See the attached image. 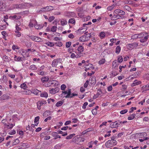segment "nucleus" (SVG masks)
Segmentation results:
<instances>
[{
	"label": "nucleus",
	"instance_id": "c85d7f7f",
	"mask_svg": "<svg viewBox=\"0 0 149 149\" xmlns=\"http://www.w3.org/2000/svg\"><path fill=\"white\" fill-rule=\"evenodd\" d=\"M48 94L45 92L42 93L40 95V96L42 97H48Z\"/></svg>",
	"mask_w": 149,
	"mask_h": 149
},
{
	"label": "nucleus",
	"instance_id": "6ab92c4d",
	"mask_svg": "<svg viewBox=\"0 0 149 149\" xmlns=\"http://www.w3.org/2000/svg\"><path fill=\"white\" fill-rule=\"evenodd\" d=\"M136 116V114L133 113L131 115V116L128 117V119L129 120H133L134 118Z\"/></svg>",
	"mask_w": 149,
	"mask_h": 149
},
{
	"label": "nucleus",
	"instance_id": "c756f323",
	"mask_svg": "<svg viewBox=\"0 0 149 149\" xmlns=\"http://www.w3.org/2000/svg\"><path fill=\"white\" fill-rule=\"evenodd\" d=\"M17 7L18 8H22L25 7V5L23 3H21L18 5Z\"/></svg>",
	"mask_w": 149,
	"mask_h": 149
},
{
	"label": "nucleus",
	"instance_id": "338daca9",
	"mask_svg": "<svg viewBox=\"0 0 149 149\" xmlns=\"http://www.w3.org/2000/svg\"><path fill=\"white\" fill-rule=\"evenodd\" d=\"M88 82L89 81L88 80H87L86 81V82L84 83V88H86L87 87Z\"/></svg>",
	"mask_w": 149,
	"mask_h": 149
},
{
	"label": "nucleus",
	"instance_id": "e433bc0d",
	"mask_svg": "<svg viewBox=\"0 0 149 149\" xmlns=\"http://www.w3.org/2000/svg\"><path fill=\"white\" fill-rule=\"evenodd\" d=\"M57 28V27L55 26H52L51 29V31L53 32H55Z\"/></svg>",
	"mask_w": 149,
	"mask_h": 149
},
{
	"label": "nucleus",
	"instance_id": "f704fd0d",
	"mask_svg": "<svg viewBox=\"0 0 149 149\" xmlns=\"http://www.w3.org/2000/svg\"><path fill=\"white\" fill-rule=\"evenodd\" d=\"M29 69L31 70H34L37 69V68L34 65H32L30 66Z\"/></svg>",
	"mask_w": 149,
	"mask_h": 149
},
{
	"label": "nucleus",
	"instance_id": "7c9ffc66",
	"mask_svg": "<svg viewBox=\"0 0 149 149\" xmlns=\"http://www.w3.org/2000/svg\"><path fill=\"white\" fill-rule=\"evenodd\" d=\"M63 104L62 101H59L56 104V106L57 107H59L61 106Z\"/></svg>",
	"mask_w": 149,
	"mask_h": 149
},
{
	"label": "nucleus",
	"instance_id": "69168bd1",
	"mask_svg": "<svg viewBox=\"0 0 149 149\" xmlns=\"http://www.w3.org/2000/svg\"><path fill=\"white\" fill-rule=\"evenodd\" d=\"M126 65H125L124 66H119V69H120V70H119V71L120 72H121V71H122V68H126Z\"/></svg>",
	"mask_w": 149,
	"mask_h": 149
},
{
	"label": "nucleus",
	"instance_id": "79ce46f5",
	"mask_svg": "<svg viewBox=\"0 0 149 149\" xmlns=\"http://www.w3.org/2000/svg\"><path fill=\"white\" fill-rule=\"evenodd\" d=\"M128 110L127 109H125L121 111L120 113L121 114H123L127 112Z\"/></svg>",
	"mask_w": 149,
	"mask_h": 149
},
{
	"label": "nucleus",
	"instance_id": "a18cd8bd",
	"mask_svg": "<svg viewBox=\"0 0 149 149\" xmlns=\"http://www.w3.org/2000/svg\"><path fill=\"white\" fill-rule=\"evenodd\" d=\"M136 107H132L130 109V111H129V113H132L133 111L136 109Z\"/></svg>",
	"mask_w": 149,
	"mask_h": 149
},
{
	"label": "nucleus",
	"instance_id": "2eb2a0df",
	"mask_svg": "<svg viewBox=\"0 0 149 149\" xmlns=\"http://www.w3.org/2000/svg\"><path fill=\"white\" fill-rule=\"evenodd\" d=\"M111 140H108L105 143V145L107 148H109L110 146H111Z\"/></svg>",
	"mask_w": 149,
	"mask_h": 149
},
{
	"label": "nucleus",
	"instance_id": "e2e57ef3",
	"mask_svg": "<svg viewBox=\"0 0 149 149\" xmlns=\"http://www.w3.org/2000/svg\"><path fill=\"white\" fill-rule=\"evenodd\" d=\"M45 9L44 8V7L42 8L41 9L39 10H38L37 12L38 13H41L42 12H45Z\"/></svg>",
	"mask_w": 149,
	"mask_h": 149
},
{
	"label": "nucleus",
	"instance_id": "4c0bfd02",
	"mask_svg": "<svg viewBox=\"0 0 149 149\" xmlns=\"http://www.w3.org/2000/svg\"><path fill=\"white\" fill-rule=\"evenodd\" d=\"M102 93V91L100 89H98L97 92L96 94L98 96V97L99 96L101 95Z\"/></svg>",
	"mask_w": 149,
	"mask_h": 149
},
{
	"label": "nucleus",
	"instance_id": "49530a36",
	"mask_svg": "<svg viewBox=\"0 0 149 149\" xmlns=\"http://www.w3.org/2000/svg\"><path fill=\"white\" fill-rule=\"evenodd\" d=\"M71 44V42H66L65 45L66 47L67 48H68L70 46Z\"/></svg>",
	"mask_w": 149,
	"mask_h": 149
},
{
	"label": "nucleus",
	"instance_id": "09e8293b",
	"mask_svg": "<svg viewBox=\"0 0 149 149\" xmlns=\"http://www.w3.org/2000/svg\"><path fill=\"white\" fill-rule=\"evenodd\" d=\"M37 107L39 110H40L41 109V106L42 104L40 102H38L37 103Z\"/></svg>",
	"mask_w": 149,
	"mask_h": 149
},
{
	"label": "nucleus",
	"instance_id": "6e6552de",
	"mask_svg": "<svg viewBox=\"0 0 149 149\" xmlns=\"http://www.w3.org/2000/svg\"><path fill=\"white\" fill-rule=\"evenodd\" d=\"M45 12L53 10V7L52 6H48L44 7Z\"/></svg>",
	"mask_w": 149,
	"mask_h": 149
},
{
	"label": "nucleus",
	"instance_id": "58836bf2",
	"mask_svg": "<svg viewBox=\"0 0 149 149\" xmlns=\"http://www.w3.org/2000/svg\"><path fill=\"white\" fill-rule=\"evenodd\" d=\"M105 59H102L99 61V64L100 65L103 64L105 63Z\"/></svg>",
	"mask_w": 149,
	"mask_h": 149
},
{
	"label": "nucleus",
	"instance_id": "393cba45",
	"mask_svg": "<svg viewBox=\"0 0 149 149\" xmlns=\"http://www.w3.org/2000/svg\"><path fill=\"white\" fill-rule=\"evenodd\" d=\"M99 36L101 39H103L105 36V33L104 32H102L100 33Z\"/></svg>",
	"mask_w": 149,
	"mask_h": 149
},
{
	"label": "nucleus",
	"instance_id": "5fc2aeb1",
	"mask_svg": "<svg viewBox=\"0 0 149 149\" xmlns=\"http://www.w3.org/2000/svg\"><path fill=\"white\" fill-rule=\"evenodd\" d=\"M6 125L7 126V127H7L8 129H10L12 128L13 127L14 125H13V124H11L10 125Z\"/></svg>",
	"mask_w": 149,
	"mask_h": 149
},
{
	"label": "nucleus",
	"instance_id": "a878e982",
	"mask_svg": "<svg viewBox=\"0 0 149 149\" xmlns=\"http://www.w3.org/2000/svg\"><path fill=\"white\" fill-rule=\"evenodd\" d=\"M35 28L37 29H40L42 28L43 26L42 25L39 24L35 26Z\"/></svg>",
	"mask_w": 149,
	"mask_h": 149
},
{
	"label": "nucleus",
	"instance_id": "473e14b6",
	"mask_svg": "<svg viewBox=\"0 0 149 149\" xmlns=\"http://www.w3.org/2000/svg\"><path fill=\"white\" fill-rule=\"evenodd\" d=\"M19 140L18 139H17L15 140L14 142L13 143V145L14 146L16 145L19 143Z\"/></svg>",
	"mask_w": 149,
	"mask_h": 149
},
{
	"label": "nucleus",
	"instance_id": "774afa93",
	"mask_svg": "<svg viewBox=\"0 0 149 149\" xmlns=\"http://www.w3.org/2000/svg\"><path fill=\"white\" fill-rule=\"evenodd\" d=\"M88 103L87 102H86L84 103L83 106L82 108L84 109H85L86 108V106L88 105Z\"/></svg>",
	"mask_w": 149,
	"mask_h": 149
},
{
	"label": "nucleus",
	"instance_id": "37998d69",
	"mask_svg": "<svg viewBox=\"0 0 149 149\" xmlns=\"http://www.w3.org/2000/svg\"><path fill=\"white\" fill-rule=\"evenodd\" d=\"M138 34H136L132 35V38L133 39H136L138 38Z\"/></svg>",
	"mask_w": 149,
	"mask_h": 149
},
{
	"label": "nucleus",
	"instance_id": "a19ab883",
	"mask_svg": "<svg viewBox=\"0 0 149 149\" xmlns=\"http://www.w3.org/2000/svg\"><path fill=\"white\" fill-rule=\"evenodd\" d=\"M61 146L59 144H57L55 145L54 147V149H60L61 148Z\"/></svg>",
	"mask_w": 149,
	"mask_h": 149
},
{
	"label": "nucleus",
	"instance_id": "4d7b16f0",
	"mask_svg": "<svg viewBox=\"0 0 149 149\" xmlns=\"http://www.w3.org/2000/svg\"><path fill=\"white\" fill-rule=\"evenodd\" d=\"M55 18V17L53 16H51L50 17H49V18L48 19V21L49 22H51L52 21H53Z\"/></svg>",
	"mask_w": 149,
	"mask_h": 149
},
{
	"label": "nucleus",
	"instance_id": "f03ea898",
	"mask_svg": "<svg viewBox=\"0 0 149 149\" xmlns=\"http://www.w3.org/2000/svg\"><path fill=\"white\" fill-rule=\"evenodd\" d=\"M138 46V43L137 42H134L132 44H129L127 45V46L129 48L132 49H134V48L137 47Z\"/></svg>",
	"mask_w": 149,
	"mask_h": 149
},
{
	"label": "nucleus",
	"instance_id": "b1692460",
	"mask_svg": "<svg viewBox=\"0 0 149 149\" xmlns=\"http://www.w3.org/2000/svg\"><path fill=\"white\" fill-rule=\"evenodd\" d=\"M116 123L114 125V128H117L118 125L122 123V121H118L117 122H116Z\"/></svg>",
	"mask_w": 149,
	"mask_h": 149
},
{
	"label": "nucleus",
	"instance_id": "4be33fe9",
	"mask_svg": "<svg viewBox=\"0 0 149 149\" xmlns=\"http://www.w3.org/2000/svg\"><path fill=\"white\" fill-rule=\"evenodd\" d=\"M86 37H85L84 36H83L80 37L79 40V41L81 42H85L86 40Z\"/></svg>",
	"mask_w": 149,
	"mask_h": 149
},
{
	"label": "nucleus",
	"instance_id": "bb28decb",
	"mask_svg": "<svg viewBox=\"0 0 149 149\" xmlns=\"http://www.w3.org/2000/svg\"><path fill=\"white\" fill-rule=\"evenodd\" d=\"M75 134H70L69 136H67L66 137V139H72L74 135Z\"/></svg>",
	"mask_w": 149,
	"mask_h": 149
},
{
	"label": "nucleus",
	"instance_id": "412c9836",
	"mask_svg": "<svg viewBox=\"0 0 149 149\" xmlns=\"http://www.w3.org/2000/svg\"><path fill=\"white\" fill-rule=\"evenodd\" d=\"M142 89L145 91L149 90V84H147L146 85L143 86L142 87Z\"/></svg>",
	"mask_w": 149,
	"mask_h": 149
},
{
	"label": "nucleus",
	"instance_id": "423d86ee",
	"mask_svg": "<svg viewBox=\"0 0 149 149\" xmlns=\"http://www.w3.org/2000/svg\"><path fill=\"white\" fill-rule=\"evenodd\" d=\"M141 83V82L140 81H137V80H136L134 81L133 83L132 84L131 86L132 87L134 86H135L138 85Z\"/></svg>",
	"mask_w": 149,
	"mask_h": 149
},
{
	"label": "nucleus",
	"instance_id": "a211bd4d",
	"mask_svg": "<svg viewBox=\"0 0 149 149\" xmlns=\"http://www.w3.org/2000/svg\"><path fill=\"white\" fill-rule=\"evenodd\" d=\"M71 95V90L69 89L68 91H67V95L65 96L66 98H70V95Z\"/></svg>",
	"mask_w": 149,
	"mask_h": 149
},
{
	"label": "nucleus",
	"instance_id": "864d4df0",
	"mask_svg": "<svg viewBox=\"0 0 149 149\" xmlns=\"http://www.w3.org/2000/svg\"><path fill=\"white\" fill-rule=\"evenodd\" d=\"M61 25L63 26L67 24V22L65 20H63V21H61Z\"/></svg>",
	"mask_w": 149,
	"mask_h": 149
},
{
	"label": "nucleus",
	"instance_id": "39448f33",
	"mask_svg": "<svg viewBox=\"0 0 149 149\" xmlns=\"http://www.w3.org/2000/svg\"><path fill=\"white\" fill-rule=\"evenodd\" d=\"M59 90V88L58 87L56 88H53L49 90V92L51 93L54 94L58 92Z\"/></svg>",
	"mask_w": 149,
	"mask_h": 149
},
{
	"label": "nucleus",
	"instance_id": "ddd939ff",
	"mask_svg": "<svg viewBox=\"0 0 149 149\" xmlns=\"http://www.w3.org/2000/svg\"><path fill=\"white\" fill-rule=\"evenodd\" d=\"M9 97L8 95H4L1 97V100H5L8 99Z\"/></svg>",
	"mask_w": 149,
	"mask_h": 149
},
{
	"label": "nucleus",
	"instance_id": "de8ad7c7",
	"mask_svg": "<svg viewBox=\"0 0 149 149\" xmlns=\"http://www.w3.org/2000/svg\"><path fill=\"white\" fill-rule=\"evenodd\" d=\"M9 18L10 19H18L17 16L16 15H14L13 16H10L9 17Z\"/></svg>",
	"mask_w": 149,
	"mask_h": 149
},
{
	"label": "nucleus",
	"instance_id": "5701e85b",
	"mask_svg": "<svg viewBox=\"0 0 149 149\" xmlns=\"http://www.w3.org/2000/svg\"><path fill=\"white\" fill-rule=\"evenodd\" d=\"M52 135L54 137V139H56L58 138V135L57 134V133L56 132H53L52 133Z\"/></svg>",
	"mask_w": 149,
	"mask_h": 149
},
{
	"label": "nucleus",
	"instance_id": "680f3d73",
	"mask_svg": "<svg viewBox=\"0 0 149 149\" xmlns=\"http://www.w3.org/2000/svg\"><path fill=\"white\" fill-rule=\"evenodd\" d=\"M40 117L39 116H38L35 118L34 122L35 123H36L39 121V120Z\"/></svg>",
	"mask_w": 149,
	"mask_h": 149
},
{
	"label": "nucleus",
	"instance_id": "2f4dec72",
	"mask_svg": "<svg viewBox=\"0 0 149 149\" xmlns=\"http://www.w3.org/2000/svg\"><path fill=\"white\" fill-rule=\"evenodd\" d=\"M75 21L74 19L72 18L70 19L68 21V23H71L72 24H75Z\"/></svg>",
	"mask_w": 149,
	"mask_h": 149
},
{
	"label": "nucleus",
	"instance_id": "cd10ccee",
	"mask_svg": "<svg viewBox=\"0 0 149 149\" xmlns=\"http://www.w3.org/2000/svg\"><path fill=\"white\" fill-rule=\"evenodd\" d=\"M121 50V48L120 46H117L116 48V53L118 54Z\"/></svg>",
	"mask_w": 149,
	"mask_h": 149
},
{
	"label": "nucleus",
	"instance_id": "f3484780",
	"mask_svg": "<svg viewBox=\"0 0 149 149\" xmlns=\"http://www.w3.org/2000/svg\"><path fill=\"white\" fill-rule=\"evenodd\" d=\"M77 50L79 51V52L81 53L84 51L83 47L81 45L79 46Z\"/></svg>",
	"mask_w": 149,
	"mask_h": 149
},
{
	"label": "nucleus",
	"instance_id": "4468645a",
	"mask_svg": "<svg viewBox=\"0 0 149 149\" xmlns=\"http://www.w3.org/2000/svg\"><path fill=\"white\" fill-rule=\"evenodd\" d=\"M81 135H77L78 136V138H77V140L78 141V143H79V142L84 141V138H82L81 136Z\"/></svg>",
	"mask_w": 149,
	"mask_h": 149
},
{
	"label": "nucleus",
	"instance_id": "0eeeda50",
	"mask_svg": "<svg viewBox=\"0 0 149 149\" xmlns=\"http://www.w3.org/2000/svg\"><path fill=\"white\" fill-rule=\"evenodd\" d=\"M60 59H56L54 60L52 62V67H55L56 66L58 62V60H60Z\"/></svg>",
	"mask_w": 149,
	"mask_h": 149
},
{
	"label": "nucleus",
	"instance_id": "7ed1b4c3",
	"mask_svg": "<svg viewBox=\"0 0 149 149\" xmlns=\"http://www.w3.org/2000/svg\"><path fill=\"white\" fill-rule=\"evenodd\" d=\"M114 13L116 15L118 14L119 13H120L121 15H124L125 14V12L119 9L115 10Z\"/></svg>",
	"mask_w": 149,
	"mask_h": 149
},
{
	"label": "nucleus",
	"instance_id": "8fccbe9b",
	"mask_svg": "<svg viewBox=\"0 0 149 149\" xmlns=\"http://www.w3.org/2000/svg\"><path fill=\"white\" fill-rule=\"evenodd\" d=\"M124 8L126 10L130 11L131 10L130 8L128 6H125L124 7Z\"/></svg>",
	"mask_w": 149,
	"mask_h": 149
},
{
	"label": "nucleus",
	"instance_id": "ea45409f",
	"mask_svg": "<svg viewBox=\"0 0 149 149\" xmlns=\"http://www.w3.org/2000/svg\"><path fill=\"white\" fill-rule=\"evenodd\" d=\"M46 44L48 46L50 47H53L54 46V44L51 42H49L48 43H47Z\"/></svg>",
	"mask_w": 149,
	"mask_h": 149
},
{
	"label": "nucleus",
	"instance_id": "c03bdc74",
	"mask_svg": "<svg viewBox=\"0 0 149 149\" xmlns=\"http://www.w3.org/2000/svg\"><path fill=\"white\" fill-rule=\"evenodd\" d=\"M6 28V24L3 25H0V29L1 30L5 29Z\"/></svg>",
	"mask_w": 149,
	"mask_h": 149
},
{
	"label": "nucleus",
	"instance_id": "c9c22d12",
	"mask_svg": "<svg viewBox=\"0 0 149 149\" xmlns=\"http://www.w3.org/2000/svg\"><path fill=\"white\" fill-rule=\"evenodd\" d=\"M115 6L114 5H113L111 6H109L107 7V9L111 11L114 8Z\"/></svg>",
	"mask_w": 149,
	"mask_h": 149
},
{
	"label": "nucleus",
	"instance_id": "f257e3e1",
	"mask_svg": "<svg viewBox=\"0 0 149 149\" xmlns=\"http://www.w3.org/2000/svg\"><path fill=\"white\" fill-rule=\"evenodd\" d=\"M30 38L33 40L37 42H41L42 41V40L40 38L34 36H31Z\"/></svg>",
	"mask_w": 149,
	"mask_h": 149
},
{
	"label": "nucleus",
	"instance_id": "1a4fd4ad",
	"mask_svg": "<svg viewBox=\"0 0 149 149\" xmlns=\"http://www.w3.org/2000/svg\"><path fill=\"white\" fill-rule=\"evenodd\" d=\"M90 80H91V81L90 82L91 84H95L96 82V79L95 77L94 76L92 77L91 78V79H90Z\"/></svg>",
	"mask_w": 149,
	"mask_h": 149
},
{
	"label": "nucleus",
	"instance_id": "0e129e2a",
	"mask_svg": "<svg viewBox=\"0 0 149 149\" xmlns=\"http://www.w3.org/2000/svg\"><path fill=\"white\" fill-rule=\"evenodd\" d=\"M16 133V131L15 130H11L10 132H9V134L10 135H13L15 134Z\"/></svg>",
	"mask_w": 149,
	"mask_h": 149
},
{
	"label": "nucleus",
	"instance_id": "72a5a7b5",
	"mask_svg": "<svg viewBox=\"0 0 149 149\" xmlns=\"http://www.w3.org/2000/svg\"><path fill=\"white\" fill-rule=\"evenodd\" d=\"M15 60L16 61H20L22 60V58L20 57H17L16 56H15Z\"/></svg>",
	"mask_w": 149,
	"mask_h": 149
},
{
	"label": "nucleus",
	"instance_id": "20e7f679",
	"mask_svg": "<svg viewBox=\"0 0 149 149\" xmlns=\"http://www.w3.org/2000/svg\"><path fill=\"white\" fill-rule=\"evenodd\" d=\"M6 9L5 4L3 2L0 1V10L4 11Z\"/></svg>",
	"mask_w": 149,
	"mask_h": 149
},
{
	"label": "nucleus",
	"instance_id": "f8f14e48",
	"mask_svg": "<svg viewBox=\"0 0 149 149\" xmlns=\"http://www.w3.org/2000/svg\"><path fill=\"white\" fill-rule=\"evenodd\" d=\"M51 111H45L43 114V116L45 117H47L50 115Z\"/></svg>",
	"mask_w": 149,
	"mask_h": 149
},
{
	"label": "nucleus",
	"instance_id": "bf43d9fd",
	"mask_svg": "<svg viewBox=\"0 0 149 149\" xmlns=\"http://www.w3.org/2000/svg\"><path fill=\"white\" fill-rule=\"evenodd\" d=\"M66 87V85L64 84L62 85L61 87V89L62 90H64Z\"/></svg>",
	"mask_w": 149,
	"mask_h": 149
},
{
	"label": "nucleus",
	"instance_id": "aec40b11",
	"mask_svg": "<svg viewBox=\"0 0 149 149\" xmlns=\"http://www.w3.org/2000/svg\"><path fill=\"white\" fill-rule=\"evenodd\" d=\"M49 80V78L47 77H42L41 78V81L42 82H44L47 81Z\"/></svg>",
	"mask_w": 149,
	"mask_h": 149
},
{
	"label": "nucleus",
	"instance_id": "9d476101",
	"mask_svg": "<svg viewBox=\"0 0 149 149\" xmlns=\"http://www.w3.org/2000/svg\"><path fill=\"white\" fill-rule=\"evenodd\" d=\"M120 18H121V16L120 15H114L112 17H111V19L116 20Z\"/></svg>",
	"mask_w": 149,
	"mask_h": 149
},
{
	"label": "nucleus",
	"instance_id": "6e6d98bb",
	"mask_svg": "<svg viewBox=\"0 0 149 149\" xmlns=\"http://www.w3.org/2000/svg\"><path fill=\"white\" fill-rule=\"evenodd\" d=\"M138 34V36L139 38H140L144 37V33H142Z\"/></svg>",
	"mask_w": 149,
	"mask_h": 149
},
{
	"label": "nucleus",
	"instance_id": "9b49d317",
	"mask_svg": "<svg viewBox=\"0 0 149 149\" xmlns=\"http://www.w3.org/2000/svg\"><path fill=\"white\" fill-rule=\"evenodd\" d=\"M78 136H75L72 139V141L73 142L75 143H76L77 144H78V141L77 140L78 138Z\"/></svg>",
	"mask_w": 149,
	"mask_h": 149
},
{
	"label": "nucleus",
	"instance_id": "052dcab7",
	"mask_svg": "<svg viewBox=\"0 0 149 149\" xmlns=\"http://www.w3.org/2000/svg\"><path fill=\"white\" fill-rule=\"evenodd\" d=\"M92 112L93 115H95L97 114V111L96 109H93L92 110Z\"/></svg>",
	"mask_w": 149,
	"mask_h": 149
},
{
	"label": "nucleus",
	"instance_id": "13d9d810",
	"mask_svg": "<svg viewBox=\"0 0 149 149\" xmlns=\"http://www.w3.org/2000/svg\"><path fill=\"white\" fill-rule=\"evenodd\" d=\"M20 87L21 88L25 89L26 88V85L25 83H23L21 85Z\"/></svg>",
	"mask_w": 149,
	"mask_h": 149
},
{
	"label": "nucleus",
	"instance_id": "3c124183",
	"mask_svg": "<svg viewBox=\"0 0 149 149\" xmlns=\"http://www.w3.org/2000/svg\"><path fill=\"white\" fill-rule=\"evenodd\" d=\"M119 63H121L123 61V58L122 56H119L118 59Z\"/></svg>",
	"mask_w": 149,
	"mask_h": 149
},
{
	"label": "nucleus",
	"instance_id": "603ef678",
	"mask_svg": "<svg viewBox=\"0 0 149 149\" xmlns=\"http://www.w3.org/2000/svg\"><path fill=\"white\" fill-rule=\"evenodd\" d=\"M55 44L56 45L59 47L63 45L62 43L61 42L59 41L56 42Z\"/></svg>",
	"mask_w": 149,
	"mask_h": 149
},
{
	"label": "nucleus",
	"instance_id": "dca6fc26",
	"mask_svg": "<svg viewBox=\"0 0 149 149\" xmlns=\"http://www.w3.org/2000/svg\"><path fill=\"white\" fill-rule=\"evenodd\" d=\"M148 36H145L144 38L141 39L140 40V41L141 42H146L148 39Z\"/></svg>",
	"mask_w": 149,
	"mask_h": 149
}]
</instances>
